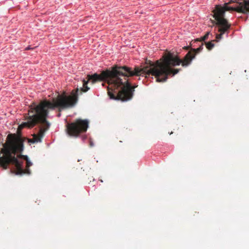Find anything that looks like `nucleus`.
Returning <instances> with one entry per match:
<instances>
[{
    "label": "nucleus",
    "mask_w": 249,
    "mask_h": 249,
    "mask_svg": "<svg viewBox=\"0 0 249 249\" xmlns=\"http://www.w3.org/2000/svg\"><path fill=\"white\" fill-rule=\"evenodd\" d=\"M78 88L72 90L70 93L64 91L61 94L53 98L52 101L45 99L40 101L38 104L34 102L29 106V115L28 121L21 124L24 127L33 128L40 123H46L47 129L49 128L50 124L47 121L49 110H54L57 109L61 112L62 110L73 107L77 104L78 100Z\"/></svg>",
    "instance_id": "obj_1"
},
{
    "label": "nucleus",
    "mask_w": 249,
    "mask_h": 249,
    "mask_svg": "<svg viewBox=\"0 0 249 249\" xmlns=\"http://www.w3.org/2000/svg\"><path fill=\"white\" fill-rule=\"evenodd\" d=\"M25 139L21 134H8L6 142L3 144L2 151L4 156L0 158V166L6 169L9 164L14 165L17 175L31 174L29 167L33 163L27 155L21 154L24 149Z\"/></svg>",
    "instance_id": "obj_2"
},
{
    "label": "nucleus",
    "mask_w": 249,
    "mask_h": 249,
    "mask_svg": "<svg viewBox=\"0 0 249 249\" xmlns=\"http://www.w3.org/2000/svg\"><path fill=\"white\" fill-rule=\"evenodd\" d=\"M164 58L163 59V62L160 63L158 60L156 62V67L147 70V67L141 69L139 67H135L134 70H132V68L126 66H120L119 65H115V68L117 71V77L121 80V83H118L119 87H120L123 85V79L122 77L128 78L133 76H141L145 75L146 77L147 75H150L155 76L157 78V81L160 82H165L167 79V75L169 74V71L167 73H162L161 72H156L155 71H160L161 68V64H164Z\"/></svg>",
    "instance_id": "obj_3"
},
{
    "label": "nucleus",
    "mask_w": 249,
    "mask_h": 249,
    "mask_svg": "<svg viewBox=\"0 0 249 249\" xmlns=\"http://www.w3.org/2000/svg\"><path fill=\"white\" fill-rule=\"evenodd\" d=\"M203 49V43H202L201 45L197 48H191V51L194 53H192L191 52H189L185 55L183 59L182 60L178 56H174L172 53H169L167 56L164 57V64H161V68L160 71L156 70L155 71L157 72H161L162 73H167L168 70L167 67L169 65L173 66H179L180 64L183 67H186L190 65L192 61L195 58L197 53H199Z\"/></svg>",
    "instance_id": "obj_4"
},
{
    "label": "nucleus",
    "mask_w": 249,
    "mask_h": 249,
    "mask_svg": "<svg viewBox=\"0 0 249 249\" xmlns=\"http://www.w3.org/2000/svg\"><path fill=\"white\" fill-rule=\"evenodd\" d=\"M124 78L125 81H123V85L120 87L110 89L107 87V93L110 99L125 102L131 99L133 97L135 89L138 87V85L135 84L132 86L126 79V77Z\"/></svg>",
    "instance_id": "obj_5"
},
{
    "label": "nucleus",
    "mask_w": 249,
    "mask_h": 249,
    "mask_svg": "<svg viewBox=\"0 0 249 249\" xmlns=\"http://www.w3.org/2000/svg\"><path fill=\"white\" fill-rule=\"evenodd\" d=\"M87 78L93 84L97 82L107 83L110 86V88L108 86L110 89H113L114 88H118L119 87L118 83H121V80L117 77L115 65L110 69H107L102 71L100 74L97 73L92 75L88 74Z\"/></svg>",
    "instance_id": "obj_6"
},
{
    "label": "nucleus",
    "mask_w": 249,
    "mask_h": 249,
    "mask_svg": "<svg viewBox=\"0 0 249 249\" xmlns=\"http://www.w3.org/2000/svg\"><path fill=\"white\" fill-rule=\"evenodd\" d=\"M89 123L88 120L76 119L74 122L67 124V132L70 136L77 137L81 133L86 132Z\"/></svg>",
    "instance_id": "obj_7"
},
{
    "label": "nucleus",
    "mask_w": 249,
    "mask_h": 249,
    "mask_svg": "<svg viewBox=\"0 0 249 249\" xmlns=\"http://www.w3.org/2000/svg\"><path fill=\"white\" fill-rule=\"evenodd\" d=\"M246 4V0H244V3H240L239 5H237L235 6H229L228 3H224L222 6L225 12L226 11H235L237 13L247 15L249 12V9L248 6Z\"/></svg>",
    "instance_id": "obj_8"
},
{
    "label": "nucleus",
    "mask_w": 249,
    "mask_h": 249,
    "mask_svg": "<svg viewBox=\"0 0 249 249\" xmlns=\"http://www.w3.org/2000/svg\"><path fill=\"white\" fill-rule=\"evenodd\" d=\"M213 23H215V25L218 27V30L227 32L228 34L231 27V24L229 22L228 20L225 18L215 19V21H213Z\"/></svg>",
    "instance_id": "obj_9"
},
{
    "label": "nucleus",
    "mask_w": 249,
    "mask_h": 249,
    "mask_svg": "<svg viewBox=\"0 0 249 249\" xmlns=\"http://www.w3.org/2000/svg\"><path fill=\"white\" fill-rule=\"evenodd\" d=\"M213 13V18L214 19H217L220 18L225 17V12L222 5L217 4L215 5L214 9L212 11Z\"/></svg>",
    "instance_id": "obj_10"
},
{
    "label": "nucleus",
    "mask_w": 249,
    "mask_h": 249,
    "mask_svg": "<svg viewBox=\"0 0 249 249\" xmlns=\"http://www.w3.org/2000/svg\"><path fill=\"white\" fill-rule=\"evenodd\" d=\"M171 66H173L171 65L167 67V70H168V71H169V74H168L167 75V77H168L169 75H170L171 74L172 75V76H174L175 74H177L180 70H181L180 69L172 70L170 68V67Z\"/></svg>",
    "instance_id": "obj_11"
},
{
    "label": "nucleus",
    "mask_w": 249,
    "mask_h": 249,
    "mask_svg": "<svg viewBox=\"0 0 249 249\" xmlns=\"http://www.w3.org/2000/svg\"><path fill=\"white\" fill-rule=\"evenodd\" d=\"M210 34V32H207L205 35L203 36H202L200 38H196L195 41L196 42H198V41H200V42H201V41H205L206 40L208 39V37H209V35Z\"/></svg>",
    "instance_id": "obj_12"
},
{
    "label": "nucleus",
    "mask_w": 249,
    "mask_h": 249,
    "mask_svg": "<svg viewBox=\"0 0 249 249\" xmlns=\"http://www.w3.org/2000/svg\"><path fill=\"white\" fill-rule=\"evenodd\" d=\"M46 131V129L42 127L39 129L37 135L38 136V138H40V140L42 141V138L44 137Z\"/></svg>",
    "instance_id": "obj_13"
},
{
    "label": "nucleus",
    "mask_w": 249,
    "mask_h": 249,
    "mask_svg": "<svg viewBox=\"0 0 249 249\" xmlns=\"http://www.w3.org/2000/svg\"><path fill=\"white\" fill-rule=\"evenodd\" d=\"M213 41H215V40L205 43L206 47L208 50H211L214 46V44L213 43Z\"/></svg>",
    "instance_id": "obj_14"
},
{
    "label": "nucleus",
    "mask_w": 249,
    "mask_h": 249,
    "mask_svg": "<svg viewBox=\"0 0 249 249\" xmlns=\"http://www.w3.org/2000/svg\"><path fill=\"white\" fill-rule=\"evenodd\" d=\"M218 32L220 33L219 34H217L216 35V40H214L215 41H218V40L219 39H220L222 38V36L225 34L226 33V32H224L223 31H221V30H218Z\"/></svg>",
    "instance_id": "obj_15"
},
{
    "label": "nucleus",
    "mask_w": 249,
    "mask_h": 249,
    "mask_svg": "<svg viewBox=\"0 0 249 249\" xmlns=\"http://www.w3.org/2000/svg\"><path fill=\"white\" fill-rule=\"evenodd\" d=\"M27 139L28 142L29 143H34L36 142H41V140H40V138H37V139H35V138H33V139Z\"/></svg>",
    "instance_id": "obj_16"
},
{
    "label": "nucleus",
    "mask_w": 249,
    "mask_h": 249,
    "mask_svg": "<svg viewBox=\"0 0 249 249\" xmlns=\"http://www.w3.org/2000/svg\"><path fill=\"white\" fill-rule=\"evenodd\" d=\"M89 89L90 88L88 86V85H86V86L83 85V87L80 89V90L82 92H86L88 91Z\"/></svg>",
    "instance_id": "obj_17"
},
{
    "label": "nucleus",
    "mask_w": 249,
    "mask_h": 249,
    "mask_svg": "<svg viewBox=\"0 0 249 249\" xmlns=\"http://www.w3.org/2000/svg\"><path fill=\"white\" fill-rule=\"evenodd\" d=\"M87 135H83L81 136V139L82 140V141L84 142L87 139Z\"/></svg>",
    "instance_id": "obj_18"
},
{
    "label": "nucleus",
    "mask_w": 249,
    "mask_h": 249,
    "mask_svg": "<svg viewBox=\"0 0 249 249\" xmlns=\"http://www.w3.org/2000/svg\"><path fill=\"white\" fill-rule=\"evenodd\" d=\"M36 47H31V45H29L27 47H26L24 50L25 51H28V50H33L35 48H36Z\"/></svg>",
    "instance_id": "obj_19"
},
{
    "label": "nucleus",
    "mask_w": 249,
    "mask_h": 249,
    "mask_svg": "<svg viewBox=\"0 0 249 249\" xmlns=\"http://www.w3.org/2000/svg\"><path fill=\"white\" fill-rule=\"evenodd\" d=\"M89 79L88 78V80H86L85 79H83L82 80L83 81V85H84L85 86H86V85H88L89 82Z\"/></svg>",
    "instance_id": "obj_20"
},
{
    "label": "nucleus",
    "mask_w": 249,
    "mask_h": 249,
    "mask_svg": "<svg viewBox=\"0 0 249 249\" xmlns=\"http://www.w3.org/2000/svg\"><path fill=\"white\" fill-rule=\"evenodd\" d=\"M233 3H236L238 4V5H239L240 3H244V0H243V2H240L239 0H233Z\"/></svg>",
    "instance_id": "obj_21"
},
{
    "label": "nucleus",
    "mask_w": 249,
    "mask_h": 249,
    "mask_svg": "<svg viewBox=\"0 0 249 249\" xmlns=\"http://www.w3.org/2000/svg\"><path fill=\"white\" fill-rule=\"evenodd\" d=\"M89 146L90 147H93L94 146V143L91 139H90L89 140Z\"/></svg>",
    "instance_id": "obj_22"
},
{
    "label": "nucleus",
    "mask_w": 249,
    "mask_h": 249,
    "mask_svg": "<svg viewBox=\"0 0 249 249\" xmlns=\"http://www.w3.org/2000/svg\"><path fill=\"white\" fill-rule=\"evenodd\" d=\"M191 47L190 46H184L183 49L186 50L190 49L191 50Z\"/></svg>",
    "instance_id": "obj_23"
},
{
    "label": "nucleus",
    "mask_w": 249,
    "mask_h": 249,
    "mask_svg": "<svg viewBox=\"0 0 249 249\" xmlns=\"http://www.w3.org/2000/svg\"><path fill=\"white\" fill-rule=\"evenodd\" d=\"M33 138H35V139H37V138H38V136L35 134H33Z\"/></svg>",
    "instance_id": "obj_24"
},
{
    "label": "nucleus",
    "mask_w": 249,
    "mask_h": 249,
    "mask_svg": "<svg viewBox=\"0 0 249 249\" xmlns=\"http://www.w3.org/2000/svg\"><path fill=\"white\" fill-rule=\"evenodd\" d=\"M232 3H233V0H230L229 2H225V3H228V4L230 5V4Z\"/></svg>",
    "instance_id": "obj_25"
},
{
    "label": "nucleus",
    "mask_w": 249,
    "mask_h": 249,
    "mask_svg": "<svg viewBox=\"0 0 249 249\" xmlns=\"http://www.w3.org/2000/svg\"><path fill=\"white\" fill-rule=\"evenodd\" d=\"M59 113L57 114V117H60L61 116V112L59 111Z\"/></svg>",
    "instance_id": "obj_26"
},
{
    "label": "nucleus",
    "mask_w": 249,
    "mask_h": 249,
    "mask_svg": "<svg viewBox=\"0 0 249 249\" xmlns=\"http://www.w3.org/2000/svg\"><path fill=\"white\" fill-rule=\"evenodd\" d=\"M100 181L101 182H103V181L102 179H100Z\"/></svg>",
    "instance_id": "obj_27"
},
{
    "label": "nucleus",
    "mask_w": 249,
    "mask_h": 249,
    "mask_svg": "<svg viewBox=\"0 0 249 249\" xmlns=\"http://www.w3.org/2000/svg\"><path fill=\"white\" fill-rule=\"evenodd\" d=\"M173 134V132H171V133H170V135Z\"/></svg>",
    "instance_id": "obj_28"
}]
</instances>
